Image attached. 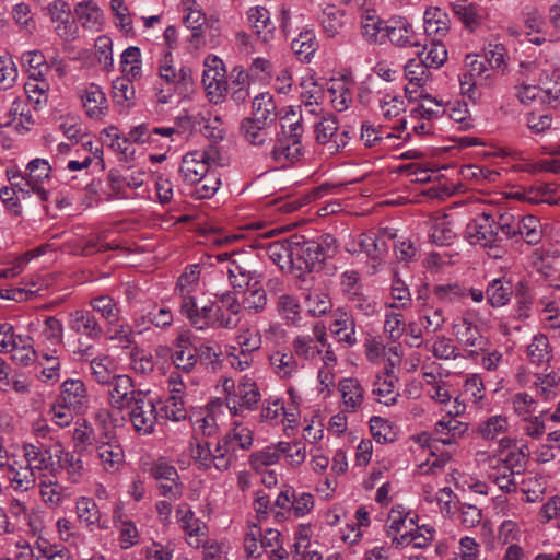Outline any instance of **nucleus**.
<instances>
[{
    "instance_id": "nucleus-1",
    "label": "nucleus",
    "mask_w": 560,
    "mask_h": 560,
    "mask_svg": "<svg viewBox=\"0 0 560 560\" xmlns=\"http://www.w3.org/2000/svg\"><path fill=\"white\" fill-rule=\"evenodd\" d=\"M222 264L221 272L226 275L230 284L234 289L243 291L244 308L258 313L267 303L266 291L261 285L260 275L250 270L241 254L223 253L215 256Z\"/></svg>"
},
{
    "instance_id": "nucleus-2",
    "label": "nucleus",
    "mask_w": 560,
    "mask_h": 560,
    "mask_svg": "<svg viewBox=\"0 0 560 560\" xmlns=\"http://www.w3.org/2000/svg\"><path fill=\"white\" fill-rule=\"evenodd\" d=\"M156 75L154 91L159 104H173L177 96L186 97L192 88L190 68L176 65L170 50H163L158 57Z\"/></svg>"
},
{
    "instance_id": "nucleus-3",
    "label": "nucleus",
    "mask_w": 560,
    "mask_h": 560,
    "mask_svg": "<svg viewBox=\"0 0 560 560\" xmlns=\"http://www.w3.org/2000/svg\"><path fill=\"white\" fill-rule=\"evenodd\" d=\"M241 303L232 292L217 295L214 301H209L198 307L197 303L191 311L184 313L190 324L199 330L207 328L233 329L240 322Z\"/></svg>"
},
{
    "instance_id": "nucleus-4",
    "label": "nucleus",
    "mask_w": 560,
    "mask_h": 560,
    "mask_svg": "<svg viewBox=\"0 0 560 560\" xmlns=\"http://www.w3.org/2000/svg\"><path fill=\"white\" fill-rule=\"evenodd\" d=\"M521 72L533 83H522L516 88V97L524 104L529 105L537 98L542 100V94H549L552 92V88L548 85L550 83L557 84L559 78L556 63L547 58L539 57L535 60H524L520 63Z\"/></svg>"
},
{
    "instance_id": "nucleus-5",
    "label": "nucleus",
    "mask_w": 560,
    "mask_h": 560,
    "mask_svg": "<svg viewBox=\"0 0 560 560\" xmlns=\"http://www.w3.org/2000/svg\"><path fill=\"white\" fill-rule=\"evenodd\" d=\"M296 110L289 106L281 116V133L278 136L270 152L272 159L280 165H287L300 160L303 154L301 137L303 133L302 115L296 118Z\"/></svg>"
},
{
    "instance_id": "nucleus-6",
    "label": "nucleus",
    "mask_w": 560,
    "mask_h": 560,
    "mask_svg": "<svg viewBox=\"0 0 560 560\" xmlns=\"http://www.w3.org/2000/svg\"><path fill=\"white\" fill-rule=\"evenodd\" d=\"M220 386L224 393V405L232 416H243L246 411H253L261 398L256 382L247 375L242 376L237 383L232 378L220 380Z\"/></svg>"
},
{
    "instance_id": "nucleus-7",
    "label": "nucleus",
    "mask_w": 560,
    "mask_h": 560,
    "mask_svg": "<svg viewBox=\"0 0 560 560\" xmlns=\"http://www.w3.org/2000/svg\"><path fill=\"white\" fill-rule=\"evenodd\" d=\"M280 532L268 528L262 534L256 525L249 526L244 538V549L248 557L264 560H289V552L283 548Z\"/></svg>"
},
{
    "instance_id": "nucleus-8",
    "label": "nucleus",
    "mask_w": 560,
    "mask_h": 560,
    "mask_svg": "<svg viewBox=\"0 0 560 560\" xmlns=\"http://www.w3.org/2000/svg\"><path fill=\"white\" fill-rule=\"evenodd\" d=\"M50 171L51 167L47 160L36 158L28 162L25 176H21L16 172L8 173V175L11 185L18 187L22 198L33 194L40 201H46L49 198L46 184L49 182Z\"/></svg>"
},
{
    "instance_id": "nucleus-9",
    "label": "nucleus",
    "mask_w": 560,
    "mask_h": 560,
    "mask_svg": "<svg viewBox=\"0 0 560 560\" xmlns=\"http://www.w3.org/2000/svg\"><path fill=\"white\" fill-rule=\"evenodd\" d=\"M194 464L203 470L226 471L236 458L222 438L215 441H198L191 445Z\"/></svg>"
},
{
    "instance_id": "nucleus-10",
    "label": "nucleus",
    "mask_w": 560,
    "mask_h": 560,
    "mask_svg": "<svg viewBox=\"0 0 560 560\" xmlns=\"http://www.w3.org/2000/svg\"><path fill=\"white\" fill-rule=\"evenodd\" d=\"M435 365V363H431L422 368L421 388L424 396L434 405L441 410H447L460 395L455 393L453 385L443 377Z\"/></svg>"
},
{
    "instance_id": "nucleus-11",
    "label": "nucleus",
    "mask_w": 560,
    "mask_h": 560,
    "mask_svg": "<svg viewBox=\"0 0 560 560\" xmlns=\"http://www.w3.org/2000/svg\"><path fill=\"white\" fill-rule=\"evenodd\" d=\"M499 222L486 213L478 215L466 226L465 236L471 245L489 248L490 256L499 258L503 254L501 238L498 235Z\"/></svg>"
},
{
    "instance_id": "nucleus-12",
    "label": "nucleus",
    "mask_w": 560,
    "mask_h": 560,
    "mask_svg": "<svg viewBox=\"0 0 560 560\" xmlns=\"http://www.w3.org/2000/svg\"><path fill=\"white\" fill-rule=\"evenodd\" d=\"M467 406L462 397H456L454 404L448 408L440 420L434 424L433 432L444 445L457 443L468 431V423L458 420L466 412Z\"/></svg>"
},
{
    "instance_id": "nucleus-13",
    "label": "nucleus",
    "mask_w": 560,
    "mask_h": 560,
    "mask_svg": "<svg viewBox=\"0 0 560 560\" xmlns=\"http://www.w3.org/2000/svg\"><path fill=\"white\" fill-rule=\"evenodd\" d=\"M52 32L62 42L70 43L79 38L80 30L66 0H52L45 8Z\"/></svg>"
},
{
    "instance_id": "nucleus-14",
    "label": "nucleus",
    "mask_w": 560,
    "mask_h": 560,
    "mask_svg": "<svg viewBox=\"0 0 560 560\" xmlns=\"http://www.w3.org/2000/svg\"><path fill=\"white\" fill-rule=\"evenodd\" d=\"M499 225L508 237L520 235L529 245L538 244L544 234L539 219L532 214L517 219L510 214H503L500 217Z\"/></svg>"
},
{
    "instance_id": "nucleus-15",
    "label": "nucleus",
    "mask_w": 560,
    "mask_h": 560,
    "mask_svg": "<svg viewBox=\"0 0 560 560\" xmlns=\"http://www.w3.org/2000/svg\"><path fill=\"white\" fill-rule=\"evenodd\" d=\"M203 67L202 84L207 96L211 102L218 104L228 92L224 63L219 57L208 55L203 60Z\"/></svg>"
},
{
    "instance_id": "nucleus-16",
    "label": "nucleus",
    "mask_w": 560,
    "mask_h": 560,
    "mask_svg": "<svg viewBox=\"0 0 560 560\" xmlns=\"http://www.w3.org/2000/svg\"><path fill=\"white\" fill-rule=\"evenodd\" d=\"M301 106L296 110V118L302 115V122L308 117L318 118L324 113L323 104L326 100V90L317 83L312 75L304 77L300 83Z\"/></svg>"
},
{
    "instance_id": "nucleus-17",
    "label": "nucleus",
    "mask_w": 560,
    "mask_h": 560,
    "mask_svg": "<svg viewBox=\"0 0 560 560\" xmlns=\"http://www.w3.org/2000/svg\"><path fill=\"white\" fill-rule=\"evenodd\" d=\"M215 155L217 152L213 148L186 153L179 167L183 179L190 184L201 180L207 175L214 174L215 172L211 170V163Z\"/></svg>"
},
{
    "instance_id": "nucleus-18",
    "label": "nucleus",
    "mask_w": 560,
    "mask_h": 560,
    "mask_svg": "<svg viewBox=\"0 0 560 560\" xmlns=\"http://www.w3.org/2000/svg\"><path fill=\"white\" fill-rule=\"evenodd\" d=\"M314 132L316 141L324 145L329 154L337 153L349 141L348 132L339 130L336 118L330 115L314 121Z\"/></svg>"
},
{
    "instance_id": "nucleus-19",
    "label": "nucleus",
    "mask_w": 560,
    "mask_h": 560,
    "mask_svg": "<svg viewBox=\"0 0 560 560\" xmlns=\"http://www.w3.org/2000/svg\"><path fill=\"white\" fill-rule=\"evenodd\" d=\"M78 93L85 115L95 121L104 120L109 112V103L102 86L88 83L80 86Z\"/></svg>"
},
{
    "instance_id": "nucleus-20",
    "label": "nucleus",
    "mask_w": 560,
    "mask_h": 560,
    "mask_svg": "<svg viewBox=\"0 0 560 560\" xmlns=\"http://www.w3.org/2000/svg\"><path fill=\"white\" fill-rule=\"evenodd\" d=\"M178 133L174 127H151L149 124H140L130 129L127 138L122 140L144 144L150 143L159 148L170 147L173 136Z\"/></svg>"
},
{
    "instance_id": "nucleus-21",
    "label": "nucleus",
    "mask_w": 560,
    "mask_h": 560,
    "mask_svg": "<svg viewBox=\"0 0 560 560\" xmlns=\"http://www.w3.org/2000/svg\"><path fill=\"white\" fill-rule=\"evenodd\" d=\"M107 400L112 408L119 411L131 407V405L139 398V394H143L141 390H136L133 382L129 375L118 374L113 381H110Z\"/></svg>"
},
{
    "instance_id": "nucleus-22",
    "label": "nucleus",
    "mask_w": 560,
    "mask_h": 560,
    "mask_svg": "<svg viewBox=\"0 0 560 560\" xmlns=\"http://www.w3.org/2000/svg\"><path fill=\"white\" fill-rule=\"evenodd\" d=\"M129 418L133 429L142 435L151 434L156 422V407L147 394H139V398L128 407Z\"/></svg>"
},
{
    "instance_id": "nucleus-23",
    "label": "nucleus",
    "mask_w": 560,
    "mask_h": 560,
    "mask_svg": "<svg viewBox=\"0 0 560 560\" xmlns=\"http://www.w3.org/2000/svg\"><path fill=\"white\" fill-rule=\"evenodd\" d=\"M386 40L397 47L420 46L421 35L418 34L411 22L405 16H392L387 20Z\"/></svg>"
},
{
    "instance_id": "nucleus-24",
    "label": "nucleus",
    "mask_w": 560,
    "mask_h": 560,
    "mask_svg": "<svg viewBox=\"0 0 560 560\" xmlns=\"http://www.w3.org/2000/svg\"><path fill=\"white\" fill-rule=\"evenodd\" d=\"M511 428L510 419L505 415H493L480 421L477 427V434L486 441H499L501 448H509L514 440L504 436Z\"/></svg>"
},
{
    "instance_id": "nucleus-25",
    "label": "nucleus",
    "mask_w": 560,
    "mask_h": 560,
    "mask_svg": "<svg viewBox=\"0 0 560 560\" xmlns=\"http://www.w3.org/2000/svg\"><path fill=\"white\" fill-rule=\"evenodd\" d=\"M545 19L537 10H530L524 19V31H518L514 26L508 27L506 32L510 36L518 38L524 37L521 42H527L537 46L542 45L547 40L545 32Z\"/></svg>"
},
{
    "instance_id": "nucleus-26",
    "label": "nucleus",
    "mask_w": 560,
    "mask_h": 560,
    "mask_svg": "<svg viewBox=\"0 0 560 560\" xmlns=\"http://www.w3.org/2000/svg\"><path fill=\"white\" fill-rule=\"evenodd\" d=\"M176 518L186 534V542L192 548H199L206 536V525L199 520L188 504H180L176 509Z\"/></svg>"
},
{
    "instance_id": "nucleus-27",
    "label": "nucleus",
    "mask_w": 560,
    "mask_h": 560,
    "mask_svg": "<svg viewBox=\"0 0 560 560\" xmlns=\"http://www.w3.org/2000/svg\"><path fill=\"white\" fill-rule=\"evenodd\" d=\"M200 267L199 265H191L185 269L179 276L176 284V292L180 296V312L182 314L189 312L195 306V293L199 291L200 287Z\"/></svg>"
},
{
    "instance_id": "nucleus-28",
    "label": "nucleus",
    "mask_w": 560,
    "mask_h": 560,
    "mask_svg": "<svg viewBox=\"0 0 560 560\" xmlns=\"http://www.w3.org/2000/svg\"><path fill=\"white\" fill-rule=\"evenodd\" d=\"M305 246L306 244L301 245L299 242L283 240L269 244L266 253L280 269H285L294 265L295 259L299 258L305 250L311 249L310 246Z\"/></svg>"
},
{
    "instance_id": "nucleus-29",
    "label": "nucleus",
    "mask_w": 560,
    "mask_h": 560,
    "mask_svg": "<svg viewBox=\"0 0 560 560\" xmlns=\"http://www.w3.org/2000/svg\"><path fill=\"white\" fill-rule=\"evenodd\" d=\"M387 20L384 21L371 9L362 11L360 16V34L371 45H383L386 43Z\"/></svg>"
},
{
    "instance_id": "nucleus-30",
    "label": "nucleus",
    "mask_w": 560,
    "mask_h": 560,
    "mask_svg": "<svg viewBox=\"0 0 560 560\" xmlns=\"http://www.w3.org/2000/svg\"><path fill=\"white\" fill-rule=\"evenodd\" d=\"M357 248H349V252H360L364 253L369 258V262L371 268L375 271L377 266H380L388 252V244L383 236L377 235L376 233H362L359 235Z\"/></svg>"
},
{
    "instance_id": "nucleus-31",
    "label": "nucleus",
    "mask_w": 560,
    "mask_h": 560,
    "mask_svg": "<svg viewBox=\"0 0 560 560\" xmlns=\"http://www.w3.org/2000/svg\"><path fill=\"white\" fill-rule=\"evenodd\" d=\"M246 16L249 27L259 40L269 43L273 39L276 26L271 21L270 12L265 7H250Z\"/></svg>"
},
{
    "instance_id": "nucleus-32",
    "label": "nucleus",
    "mask_w": 560,
    "mask_h": 560,
    "mask_svg": "<svg viewBox=\"0 0 560 560\" xmlns=\"http://www.w3.org/2000/svg\"><path fill=\"white\" fill-rule=\"evenodd\" d=\"M353 82L345 77L331 79L328 82L326 96L329 97L335 110L341 113L351 106L353 103Z\"/></svg>"
},
{
    "instance_id": "nucleus-33",
    "label": "nucleus",
    "mask_w": 560,
    "mask_h": 560,
    "mask_svg": "<svg viewBox=\"0 0 560 560\" xmlns=\"http://www.w3.org/2000/svg\"><path fill=\"white\" fill-rule=\"evenodd\" d=\"M38 488L42 501L52 510L62 506L72 495L69 488L62 486L57 479L49 476H44L39 479Z\"/></svg>"
},
{
    "instance_id": "nucleus-34",
    "label": "nucleus",
    "mask_w": 560,
    "mask_h": 560,
    "mask_svg": "<svg viewBox=\"0 0 560 560\" xmlns=\"http://www.w3.org/2000/svg\"><path fill=\"white\" fill-rule=\"evenodd\" d=\"M95 458L105 472L115 474L125 463V452L116 441L102 442L95 448Z\"/></svg>"
},
{
    "instance_id": "nucleus-35",
    "label": "nucleus",
    "mask_w": 560,
    "mask_h": 560,
    "mask_svg": "<svg viewBox=\"0 0 560 560\" xmlns=\"http://www.w3.org/2000/svg\"><path fill=\"white\" fill-rule=\"evenodd\" d=\"M68 327L75 334L84 336L91 340H96L102 336V327L95 316L85 310H75L69 313Z\"/></svg>"
},
{
    "instance_id": "nucleus-36",
    "label": "nucleus",
    "mask_w": 560,
    "mask_h": 560,
    "mask_svg": "<svg viewBox=\"0 0 560 560\" xmlns=\"http://www.w3.org/2000/svg\"><path fill=\"white\" fill-rule=\"evenodd\" d=\"M435 534V528L430 525H421L416 528L410 526V528L400 536L393 537L392 545H395L397 549L408 546L415 549H424L432 542Z\"/></svg>"
},
{
    "instance_id": "nucleus-37",
    "label": "nucleus",
    "mask_w": 560,
    "mask_h": 560,
    "mask_svg": "<svg viewBox=\"0 0 560 560\" xmlns=\"http://www.w3.org/2000/svg\"><path fill=\"white\" fill-rule=\"evenodd\" d=\"M55 443L47 446H38L33 443L23 444V455L26 466L36 474L50 468L54 465Z\"/></svg>"
},
{
    "instance_id": "nucleus-38",
    "label": "nucleus",
    "mask_w": 560,
    "mask_h": 560,
    "mask_svg": "<svg viewBox=\"0 0 560 560\" xmlns=\"http://www.w3.org/2000/svg\"><path fill=\"white\" fill-rule=\"evenodd\" d=\"M224 402L217 398L209 401L203 411L196 416L194 424L205 435H212L219 428V421L224 416Z\"/></svg>"
},
{
    "instance_id": "nucleus-39",
    "label": "nucleus",
    "mask_w": 560,
    "mask_h": 560,
    "mask_svg": "<svg viewBox=\"0 0 560 560\" xmlns=\"http://www.w3.org/2000/svg\"><path fill=\"white\" fill-rule=\"evenodd\" d=\"M75 514L78 521L89 530L107 528L106 523L102 522V513L92 498L79 497L75 500Z\"/></svg>"
},
{
    "instance_id": "nucleus-40",
    "label": "nucleus",
    "mask_w": 560,
    "mask_h": 560,
    "mask_svg": "<svg viewBox=\"0 0 560 560\" xmlns=\"http://www.w3.org/2000/svg\"><path fill=\"white\" fill-rule=\"evenodd\" d=\"M70 408L82 412L89 404L88 389L79 378H68L61 384L60 398Z\"/></svg>"
},
{
    "instance_id": "nucleus-41",
    "label": "nucleus",
    "mask_w": 560,
    "mask_h": 560,
    "mask_svg": "<svg viewBox=\"0 0 560 560\" xmlns=\"http://www.w3.org/2000/svg\"><path fill=\"white\" fill-rule=\"evenodd\" d=\"M405 77L408 80V84L405 88L406 94L412 97V94L418 93V89L423 91V88L430 81V68L420 57L418 59H410L405 66Z\"/></svg>"
},
{
    "instance_id": "nucleus-42",
    "label": "nucleus",
    "mask_w": 560,
    "mask_h": 560,
    "mask_svg": "<svg viewBox=\"0 0 560 560\" xmlns=\"http://www.w3.org/2000/svg\"><path fill=\"white\" fill-rule=\"evenodd\" d=\"M74 13L81 26L90 32H100L104 26V15L96 2L84 0L74 7Z\"/></svg>"
},
{
    "instance_id": "nucleus-43",
    "label": "nucleus",
    "mask_w": 560,
    "mask_h": 560,
    "mask_svg": "<svg viewBox=\"0 0 560 560\" xmlns=\"http://www.w3.org/2000/svg\"><path fill=\"white\" fill-rule=\"evenodd\" d=\"M343 411L355 412L364 401V390L358 380L347 377L338 383Z\"/></svg>"
},
{
    "instance_id": "nucleus-44",
    "label": "nucleus",
    "mask_w": 560,
    "mask_h": 560,
    "mask_svg": "<svg viewBox=\"0 0 560 560\" xmlns=\"http://www.w3.org/2000/svg\"><path fill=\"white\" fill-rule=\"evenodd\" d=\"M423 500L428 503H436L440 512L444 516H451L457 509V497L448 487H443L434 491L431 485H423L422 487Z\"/></svg>"
},
{
    "instance_id": "nucleus-45",
    "label": "nucleus",
    "mask_w": 560,
    "mask_h": 560,
    "mask_svg": "<svg viewBox=\"0 0 560 560\" xmlns=\"http://www.w3.org/2000/svg\"><path fill=\"white\" fill-rule=\"evenodd\" d=\"M292 348L294 354L303 360H314L326 348V338L324 331H316L315 338L311 336H298Z\"/></svg>"
},
{
    "instance_id": "nucleus-46",
    "label": "nucleus",
    "mask_w": 560,
    "mask_h": 560,
    "mask_svg": "<svg viewBox=\"0 0 560 560\" xmlns=\"http://www.w3.org/2000/svg\"><path fill=\"white\" fill-rule=\"evenodd\" d=\"M423 28L428 36L441 40L450 31L448 15L438 7L424 11Z\"/></svg>"
},
{
    "instance_id": "nucleus-47",
    "label": "nucleus",
    "mask_w": 560,
    "mask_h": 560,
    "mask_svg": "<svg viewBox=\"0 0 560 560\" xmlns=\"http://www.w3.org/2000/svg\"><path fill=\"white\" fill-rule=\"evenodd\" d=\"M113 523L118 534L119 546L122 549H129L139 542L137 525L122 515L121 508L114 510Z\"/></svg>"
},
{
    "instance_id": "nucleus-48",
    "label": "nucleus",
    "mask_w": 560,
    "mask_h": 560,
    "mask_svg": "<svg viewBox=\"0 0 560 560\" xmlns=\"http://www.w3.org/2000/svg\"><path fill=\"white\" fill-rule=\"evenodd\" d=\"M318 22L325 35L334 38L346 25V13L336 5H326L318 14Z\"/></svg>"
},
{
    "instance_id": "nucleus-49",
    "label": "nucleus",
    "mask_w": 560,
    "mask_h": 560,
    "mask_svg": "<svg viewBox=\"0 0 560 560\" xmlns=\"http://www.w3.org/2000/svg\"><path fill=\"white\" fill-rule=\"evenodd\" d=\"M222 439L228 442L229 448L236 455L237 450L247 451L253 446L254 431L247 424L236 421Z\"/></svg>"
},
{
    "instance_id": "nucleus-50",
    "label": "nucleus",
    "mask_w": 560,
    "mask_h": 560,
    "mask_svg": "<svg viewBox=\"0 0 560 560\" xmlns=\"http://www.w3.org/2000/svg\"><path fill=\"white\" fill-rule=\"evenodd\" d=\"M283 447H287L283 444V441H279L252 453L249 456V464L252 468L255 470H261L278 464L282 458Z\"/></svg>"
},
{
    "instance_id": "nucleus-51",
    "label": "nucleus",
    "mask_w": 560,
    "mask_h": 560,
    "mask_svg": "<svg viewBox=\"0 0 560 560\" xmlns=\"http://www.w3.org/2000/svg\"><path fill=\"white\" fill-rule=\"evenodd\" d=\"M269 363L275 374L280 378H290L300 370L294 354L290 351H272L269 354Z\"/></svg>"
},
{
    "instance_id": "nucleus-52",
    "label": "nucleus",
    "mask_w": 560,
    "mask_h": 560,
    "mask_svg": "<svg viewBox=\"0 0 560 560\" xmlns=\"http://www.w3.org/2000/svg\"><path fill=\"white\" fill-rule=\"evenodd\" d=\"M451 5L453 13L460 20L466 28L475 31L481 25L485 11L480 7L465 1H456Z\"/></svg>"
},
{
    "instance_id": "nucleus-53",
    "label": "nucleus",
    "mask_w": 560,
    "mask_h": 560,
    "mask_svg": "<svg viewBox=\"0 0 560 560\" xmlns=\"http://www.w3.org/2000/svg\"><path fill=\"white\" fill-rule=\"evenodd\" d=\"M119 69L129 79L140 80L142 78V54L139 47L129 46L121 52Z\"/></svg>"
},
{
    "instance_id": "nucleus-54",
    "label": "nucleus",
    "mask_w": 560,
    "mask_h": 560,
    "mask_svg": "<svg viewBox=\"0 0 560 560\" xmlns=\"http://www.w3.org/2000/svg\"><path fill=\"white\" fill-rule=\"evenodd\" d=\"M55 456L57 464L66 470L72 482H79L83 476L82 460L70 452H66L59 442H55Z\"/></svg>"
},
{
    "instance_id": "nucleus-55",
    "label": "nucleus",
    "mask_w": 560,
    "mask_h": 560,
    "mask_svg": "<svg viewBox=\"0 0 560 560\" xmlns=\"http://www.w3.org/2000/svg\"><path fill=\"white\" fill-rule=\"evenodd\" d=\"M526 354L530 363L542 365L552 359V348L549 339L544 334H536L527 345Z\"/></svg>"
},
{
    "instance_id": "nucleus-56",
    "label": "nucleus",
    "mask_w": 560,
    "mask_h": 560,
    "mask_svg": "<svg viewBox=\"0 0 560 560\" xmlns=\"http://www.w3.org/2000/svg\"><path fill=\"white\" fill-rule=\"evenodd\" d=\"M456 236L452 221L447 215H439L430 221L429 237L439 246L450 245Z\"/></svg>"
},
{
    "instance_id": "nucleus-57",
    "label": "nucleus",
    "mask_w": 560,
    "mask_h": 560,
    "mask_svg": "<svg viewBox=\"0 0 560 560\" xmlns=\"http://www.w3.org/2000/svg\"><path fill=\"white\" fill-rule=\"evenodd\" d=\"M415 97L422 98L427 103L435 105L436 108H433L424 103L417 105L410 110L409 119L411 121L423 120L431 122L433 119L439 117L442 108L444 107L442 100H438L435 96L423 93V91L417 93Z\"/></svg>"
},
{
    "instance_id": "nucleus-58",
    "label": "nucleus",
    "mask_w": 560,
    "mask_h": 560,
    "mask_svg": "<svg viewBox=\"0 0 560 560\" xmlns=\"http://www.w3.org/2000/svg\"><path fill=\"white\" fill-rule=\"evenodd\" d=\"M271 125L253 118H245L241 124L243 137L253 145L264 144L271 136Z\"/></svg>"
},
{
    "instance_id": "nucleus-59",
    "label": "nucleus",
    "mask_w": 560,
    "mask_h": 560,
    "mask_svg": "<svg viewBox=\"0 0 560 560\" xmlns=\"http://www.w3.org/2000/svg\"><path fill=\"white\" fill-rule=\"evenodd\" d=\"M273 96L266 92L255 96L252 103V117L262 122L273 125L277 118Z\"/></svg>"
},
{
    "instance_id": "nucleus-60",
    "label": "nucleus",
    "mask_w": 560,
    "mask_h": 560,
    "mask_svg": "<svg viewBox=\"0 0 560 560\" xmlns=\"http://www.w3.org/2000/svg\"><path fill=\"white\" fill-rule=\"evenodd\" d=\"M483 61L495 72L497 75L503 74L508 69V50L499 42H490L483 48Z\"/></svg>"
},
{
    "instance_id": "nucleus-61",
    "label": "nucleus",
    "mask_w": 560,
    "mask_h": 560,
    "mask_svg": "<svg viewBox=\"0 0 560 560\" xmlns=\"http://www.w3.org/2000/svg\"><path fill=\"white\" fill-rule=\"evenodd\" d=\"M10 487L18 492H25L34 487L36 475L26 465L16 467L14 463L5 470Z\"/></svg>"
},
{
    "instance_id": "nucleus-62",
    "label": "nucleus",
    "mask_w": 560,
    "mask_h": 560,
    "mask_svg": "<svg viewBox=\"0 0 560 560\" xmlns=\"http://www.w3.org/2000/svg\"><path fill=\"white\" fill-rule=\"evenodd\" d=\"M465 67L470 72V77L477 79L480 86L490 88L497 80L495 72L477 56L468 55L466 57Z\"/></svg>"
},
{
    "instance_id": "nucleus-63",
    "label": "nucleus",
    "mask_w": 560,
    "mask_h": 560,
    "mask_svg": "<svg viewBox=\"0 0 560 560\" xmlns=\"http://www.w3.org/2000/svg\"><path fill=\"white\" fill-rule=\"evenodd\" d=\"M90 369L94 380L101 385L109 384L118 375L116 363L108 355L94 358L90 362Z\"/></svg>"
},
{
    "instance_id": "nucleus-64",
    "label": "nucleus",
    "mask_w": 560,
    "mask_h": 560,
    "mask_svg": "<svg viewBox=\"0 0 560 560\" xmlns=\"http://www.w3.org/2000/svg\"><path fill=\"white\" fill-rule=\"evenodd\" d=\"M512 293V284L505 278L491 280L487 288L488 302L493 307L506 305L511 300Z\"/></svg>"
}]
</instances>
